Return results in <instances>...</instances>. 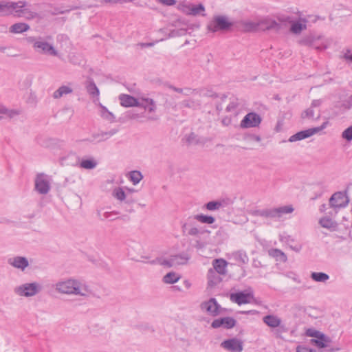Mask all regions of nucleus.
Masks as SVG:
<instances>
[{
    "instance_id": "obj_5",
    "label": "nucleus",
    "mask_w": 352,
    "mask_h": 352,
    "mask_svg": "<svg viewBox=\"0 0 352 352\" xmlns=\"http://www.w3.org/2000/svg\"><path fill=\"white\" fill-rule=\"evenodd\" d=\"M25 39L28 43L33 45V48L36 52L54 56H58V52L56 50L53 45L48 43L43 38L28 36Z\"/></svg>"
},
{
    "instance_id": "obj_33",
    "label": "nucleus",
    "mask_w": 352,
    "mask_h": 352,
    "mask_svg": "<svg viewBox=\"0 0 352 352\" xmlns=\"http://www.w3.org/2000/svg\"><path fill=\"white\" fill-rule=\"evenodd\" d=\"M220 274L215 272V270L210 269L208 272L207 277L208 280V285L210 286H214L219 283L221 280Z\"/></svg>"
},
{
    "instance_id": "obj_18",
    "label": "nucleus",
    "mask_w": 352,
    "mask_h": 352,
    "mask_svg": "<svg viewBox=\"0 0 352 352\" xmlns=\"http://www.w3.org/2000/svg\"><path fill=\"white\" fill-rule=\"evenodd\" d=\"M189 258L190 257L187 253H182L171 256L170 258L164 260L162 264L168 267L184 265L188 262Z\"/></svg>"
},
{
    "instance_id": "obj_3",
    "label": "nucleus",
    "mask_w": 352,
    "mask_h": 352,
    "mask_svg": "<svg viewBox=\"0 0 352 352\" xmlns=\"http://www.w3.org/2000/svg\"><path fill=\"white\" fill-rule=\"evenodd\" d=\"M300 45L313 47L318 51H323L329 47L331 40L325 38L322 35L310 34L304 36L299 41Z\"/></svg>"
},
{
    "instance_id": "obj_2",
    "label": "nucleus",
    "mask_w": 352,
    "mask_h": 352,
    "mask_svg": "<svg viewBox=\"0 0 352 352\" xmlns=\"http://www.w3.org/2000/svg\"><path fill=\"white\" fill-rule=\"evenodd\" d=\"M56 290L61 294L87 296L90 294L88 287L75 279L58 281L55 285Z\"/></svg>"
},
{
    "instance_id": "obj_9",
    "label": "nucleus",
    "mask_w": 352,
    "mask_h": 352,
    "mask_svg": "<svg viewBox=\"0 0 352 352\" xmlns=\"http://www.w3.org/2000/svg\"><path fill=\"white\" fill-rule=\"evenodd\" d=\"M232 302L241 305L248 304L254 299V292L252 288H248L245 291L232 293L230 296Z\"/></svg>"
},
{
    "instance_id": "obj_31",
    "label": "nucleus",
    "mask_w": 352,
    "mask_h": 352,
    "mask_svg": "<svg viewBox=\"0 0 352 352\" xmlns=\"http://www.w3.org/2000/svg\"><path fill=\"white\" fill-rule=\"evenodd\" d=\"M268 253L270 256L275 258L277 261L285 262L287 260L286 254L279 249H270Z\"/></svg>"
},
{
    "instance_id": "obj_10",
    "label": "nucleus",
    "mask_w": 352,
    "mask_h": 352,
    "mask_svg": "<svg viewBox=\"0 0 352 352\" xmlns=\"http://www.w3.org/2000/svg\"><path fill=\"white\" fill-rule=\"evenodd\" d=\"M18 3H22L19 4L20 8H17L16 16L23 17L27 20H33L35 19H41L40 14L34 11H32L30 8V3L26 1H19Z\"/></svg>"
},
{
    "instance_id": "obj_52",
    "label": "nucleus",
    "mask_w": 352,
    "mask_h": 352,
    "mask_svg": "<svg viewBox=\"0 0 352 352\" xmlns=\"http://www.w3.org/2000/svg\"><path fill=\"white\" fill-rule=\"evenodd\" d=\"M296 352H316V351L305 345H298L296 347Z\"/></svg>"
},
{
    "instance_id": "obj_64",
    "label": "nucleus",
    "mask_w": 352,
    "mask_h": 352,
    "mask_svg": "<svg viewBox=\"0 0 352 352\" xmlns=\"http://www.w3.org/2000/svg\"><path fill=\"white\" fill-rule=\"evenodd\" d=\"M252 265H253V267H261V262H260V261H255V260H254V261H253Z\"/></svg>"
},
{
    "instance_id": "obj_30",
    "label": "nucleus",
    "mask_w": 352,
    "mask_h": 352,
    "mask_svg": "<svg viewBox=\"0 0 352 352\" xmlns=\"http://www.w3.org/2000/svg\"><path fill=\"white\" fill-rule=\"evenodd\" d=\"M0 113L6 116L10 119L14 118L21 113V111L15 109H8L1 103Z\"/></svg>"
},
{
    "instance_id": "obj_27",
    "label": "nucleus",
    "mask_w": 352,
    "mask_h": 352,
    "mask_svg": "<svg viewBox=\"0 0 352 352\" xmlns=\"http://www.w3.org/2000/svg\"><path fill=\"white\" fill-rule=\"evenodd\" d=\"M118 131V130L117 129H112L109 131H102L100 133H94L93 134V138L98 142L105 141L116 134Z\"/></svg>"
},
{
    "instance_id": "obj_25",
    "label": "nucleus",
    "mask_w": 352,
    "mask_h": 352,
    "mask_svg": "<svg viewBox=\"0 0 352 352\" xmlns=\"http://www.w3.org/2000/svg\"><path fill=\"white\" fill-rule=\"evenodd\" d=\"M230 204V199H223L219 201H209L204 206V208L210 211H214L219 210L221 208L226 207Z\"/></svg>"
},
{
    "instance_id": "obj_22",
    "label": "nucleus",
    "mask_w": 352,
    "mask_h": 352,
    "mask_svg": "<svg viewBox=\"0 0 352 352\" xmlns=\"http://www.w3.org/2000/svg\"><path fill=\"white\" fill-rule=\"evenodd\" d=\"M8 263L14 268L23 272L29 266V261L26 257L16 256L8 259Z\"/></svg>"
},
{
    "instance_id": "obj_35",
    "label": "nucleus",
    "mask_w": 352,
    "mask_h": 352,
    "mask_svg": "<svg viewBox=\"0 0 352 352\" xmlns=\"http://www.w3.org/2000/svg\"><path fill=\"white\" fill-rule=\"evenodd\" d=\"M86 89L87 91L91 96H92L93 98L96 97L97 100H98L100 91L93 80H90L89 81H88L87 85L86 86Z\"/></svg>"
},
{
    "instance_id": "obj_43",
    "label": "nucleus",
    "mask_w": 352,
    "mask_h": 352,
    "mask_svg": "<svg viewBox=\"0 0 352 352\" xmlns=\"http://www.w3.org/2000/svg\"><path fill=\"white\" fill-rule=\"evenodd\" d=\"M181 104L184 107L190 108L193 109H198L201 107L200 101L195 100L193 99L184 100L182 102Z\"/></svg>"
},
{
    "instance_id": "obj_19",
    "label": "nucleus",
    "mask_w": 352,
    "mask_h": 352,
    "mask_svg": "<svg viewBox=\"0 0 352 352\" xmlns=\"http://www.w3.org/2000/svg\"><path fill=\"white\" fill-rule=\"evenodd\" d=\"M138 103L137 107L144 109L149 113H155L157 109V105L153 99L145 96L144 94L138 97Z\"/></svg>"
},
{
    "instance_id": "obj_41",
    "label": "nucleus",
    "mask_w": 352,
    "mask_h": 352,
    "mask_svg": "<svg viewBox=\"0 0 352 352\" xmlns=\"http://www.w3.org/2000/svg\"><path fill=\"white\" fill-rule=\"evenodd\" d=\"M311 278L316 282L325 283L329 279V276L324 272H312Z\"/></svg>"
},
{
    "instance_id": "obj_28",
    "label": "nucleus",
    "mask_w": 352,
    "mask_h": 352,
    "mask_svg": "<svg viewBox=\"0 0 352 352\" xmlns=\"http://www.w3.org/2000/svg\"><path fill=\"white\" fill-rule=\"evenodd\" d=\"M310 342L318 348L322 349L329 346V344L331 342V339L324 334V338L320 337L317 339H311Z\"/></svg>"
},
{
    "instance_id": "obj_59",
    "label": "nucleus",
    "mask_w": 352,
    "mask_h": 352,
    "mask_svg": "<svg viewBox=\"0 0 352 352\" xmlns=\"http://www.w3.org/2000/svg\"><path fill=\"white\" fill-rule=\"evenodd\" d=\"M157 1L166 6H173L176 3L177 0H157Z\"/></svg>"
},
{
    "instance_id": "obj_50",
    "label": "nucleus",
    "mask_w": 352,
    "mask_h": 352,
    "mask_svg": "<svg viewBox=\"0 0 352 352\" xmlns=\"http://www.w3.org/2000/svg\"><path fill=\"white\" fill-rule=\"evenodd\" d=\"M69 61L75 65H79L81 64V60L79 59V56L72 53L68 56Z\"/></svg>"
},
{
    "instance_id": "obj_48",
    "label": "nucleus",
    "mask_w": 352,
    "mask_h": 352,
    "mask_svg": "<svg viewBox=\"0 0 352 352\" xmlns=\"http://www.w3.org/2000/svg\"><path fill=\"white\" fill-rule=\"evenodd\" d=\"M342 138L348 142H351L352 140V125L346 128L342 133Z\"/></svg>"
},
{
    "instance_id": "obj_40",
    "label": "nucleus",
    "mask_w": 352,
    "mask_h": 352,
    "mask_svg": "<svg viewBox=\"0 0 352 352\" xmlns=\"http://www.w3.org/2000/svg\"><path fill=\"white\" fill-rule=\"evenodd\" d=\"M201 15L206 16L205 7L202 3L192 4L191 3V16Z\"/></svg>"
},
{
    "instance_id": "obj_26",
    "label": "nucleus",
    "mask_w": 352,
    "mask_h": 352,
    "mask_svg": "<svg viewBox=\"0 0 352 352\" xmlns=\"http://www.w3.org/2000/svg\"><path fill=\"white\" fill-rule=\"evenodd\" d=\"M227 262L222 259H215L213 261V268L212 270H215V272L220 275H223L226 273Z\"/></svg>"
},
{
    "instance_id": "obj_16",
    "label": "nucleus",
    "mask_w": 352,
    "mask_h": 352,
    "mask_svg": "<svg viewBox=\"0 0 352 352\" xmlns=\"http://www.w3.org/2000/svg\"><path fill=\"white\" fill-rule=\"evenodd\" d=\"M35 190L41 195H46L50 190V183L47 176L43 173L36 175L35 179Z\"/></svg>"
},
{
    "instance_id": "obj_61",
    "label": "nucleus",
    "mask_w": 352,
    "mask_h": 352,
    "mask_svg": "<svg viewBox=\"0 0 352 352\" xmlns=\"http://www.w3.org/2000/svg\"><path fill=\"white\" fill-rule=\"evenodd\" d=\"M168 87L172 90H173L174 91H176V92H178V93H180V94H183V92L184 91V89H182V88H178V87H176L173 85H169L168 86Z\"/></svg>"
},
{
    "instance_id": "obj_34",
    "label": "nucleus",
    "mask_w": 352,
    "mask_h": 352,
    "mask_svg": "<svg viewBox=\"0 0 352 352\" xmlns=\"http://www.w3.org/2000/svg\"><path fill=\"white\" fill-rule=\"evenodd\" d=\"M232 258L234 261L241 264H247L249 261V258L246 252L243 250H239L232 253Z\"/></svg>"
},
{
    "instance_id": "obj_32",
    "label": "nucleus",
    "mask_w": 352,
    "mask_h": 352,
    "mask_svg": "<svg viewBox=\"0 0 352 352\" xmlns=\"http://www.w3.org/2000/svg\"><path fill=\"white\" fill-rule=\"evenodd\" d=\"M194 221H199L204 224H212L215 221V219L212 216L206 215L204 214H198L191 216Z\"/></svg>"
},
{
    "instance_id": "obj_55",
    "label": "nucleus",
    "mask_w": 352,
    "mask_h": 352,
    "mask_svg": "<svg viewBox=\"0 0 352 352\" xmlns=\"http://www.w3.org/2000/svg\"><path fill=\"white\" fill-rule=\"evenodd\" d=\"M182 10L187 15H191V3L182 6Z\"/></svg>"
},
{
    "instance_id": "obj_20",
    "label": "nucleus",
    "mask_w": 352,
    "mask_h": 352,
    "mask_svg": "<svg viewBox=\"0 0 352 352\" xmlns=\"http://www.w3.org/2000/svg\"><path fill=\"white\" fill-rule=\"evenodd\" d=\"M292 206H283L274 208L267 209L268 218H280L283 215L292 213L294 211Z\"/></svg>"
},
{
    "instance_id": "obj_37",
    "label": "nucleus",
    "mask_w": 352,
    "mask_h": 352,
    "mask_svg": "<svg viewBox=\"0 0 352 352\" xmlns=\"http://www.w3.org/2000/svg\"><path fill=\"white\" fill-rule=\"evenodd\" d=\"M97 164V162L93 157H90L82 159L80 163V166L85 169L91 170L95 168Z\"/></svg>"
},
{
    "instance_id": "obj_6",
    "label": "nucleus",
    "mask_w": 352,
    "mask_h": 352,
    "mask_svg": "<svg viewBox=\"0 0 352 352\" xmlns=\"http://www.w3.org/2000/svg\"><path fill=\"white\" fill-rule=\"evenodd\" d=\"M42 286L37 282L25 283L14 288V293L21 297H32L40 293Z\"/></svg>"
},
{
    "instance_id": "obj_23",
    "label": "nucleus",
    "mask_w": 352,
    "mask_h": 352,
    "mask_svg": "<svg viewBox=\"0 0 352 352\" xmlns=\"http://www.w3.org/2000/svg\"><path fill=\"white\" fill-rule=\"evenodd\" d=\"M182 228L184 232H187L188 235L192 236H196L204 233L203 231L195 226V221L191 217H189L187 221L183 223Z\"/></svg>"
},
{
    "instance_id": "obj_60",
    "label": "nucleus",
    "mask_w": 352,
    "mask_h": 352,
    "mask_svg": "<svg viewBox=\"0 0 352 352\" xmlns=\"http://www.w3.org/2000/svg\"><path fill=\"white\" fill-rule=\"evenodd\" d=\"M231 122H232V119H231V118H230L228 116H226L221 120V123L225 126H229L231 124Z\"/></svg>"
},
{
    "instance_id": "obj_54",
    "label": "nucleus",
    "mask_w": 352,
    "mask_h": 352,
    "mask_svg": "<svg viewBox=\"0 0 352 352\" xmlns=\"http://www.w3.org/2000/svg\"><path fill=\"white\" fill-rule=\"evenodd\" d=\"M314 111L311 108L307 109L302 113V118H314Z\"/></svg>"
},
{
    "instance_id": "obj_11",
    "label": "nucleus",
    "mask_w": 352,
    "mask_h": 352,
    "mask_svg": "<svg viewBox=\"0 0 352 352\" xmlns=\"http://www.w3.org/2000/svg\"><path fill=\"white\" fill-rule=\"evenodd\" d=\"M349 203L348 197L342 192H336L333 193L329 199V206L336 214L338 209L344 208Z\"/></svg>"
},
{
    "instance_id": "obj_46",
    "label": "nucleus",
    "mask_w": 352,
    "mask_h": 352,
    "mask_svg": "<svg viewBox=\"0 0 352 352\" xmlns=\"http://www.w3.org/2000/svg\"><path fill=\"white\" fill-rule=\"evenodd\" d=\"M98 217L101 219V220H104V219H109L110 221H113L115 219H116L118 217H117V215L118 214V213L117 212H104L103 214H101L100 211H98Z\"/></svg>"
},
{
    "instance_id": "obj_13",
    "label": "nucleus",
    "mask_w": 352,
    "mask_h": 352,
    "mask_svg": "<svg viewBox=\"0 0 352 352\" xmlns=\"http://www.w3.org/2000/svg\"><path fill=\"white\" fill-rule=\"evenodd\" d=\"M278 23L283 25L281 30L284 28L285 25L288 23H291L290 31L295 34H300L302 30L307 29L305 23H302L300 21H293L292 18L289 16H280L278 17Z\"/></svg>"
},
{
    "instance_id": "obj_49",
    "label": "nucleus",
    "mask_w": 352,
    "mask_h": 352,
    "mask_svg": "<svg viewBox=\"0 0 352 352\" xmlns=\"http://www.w3.org/2000/svg\"><path fill=\"white\" fill-rule=\"evenodd\" d=\"M198 94L201 96H206L210 98H217L218 95L211 90L199 89Z\"/></svg>"
},
{
    "instance_id": "obj_36",
    "label": "nucleus",
    "mask_w": 352,
    "mask_h": 352,
    "mask_svg": "<svg viewBox=\"0 0 352 352\" xmlns=\"http://www.w3.org/2000/svg\"><path fill=\"white\" fill-rule=\"evenodd\" d=\"M126 177L133 185H137L143 179V175L139 170L130 171L127 174Z\"/></svg>"
},
{
    "instance_id": "obj_15",
    "label": "nucleus",
    "mask_w": 352,
    "mask_h": 352,
    "mask_svg": "<svg viewBox=\"0 0 352 352\" xmlns=\"http://www.w3.org/2000/svg\"><path fill=\"white\" fill-rule=\"evenodd\" d=\"M262 118L255 112L247 113L241 121L240 126L242 129L257 127L260 125Z\"/></svg>"
},
{
    "instance_id": "obj_12",
    "label": "nucleus",
    "mask_w": 352,
    "mask_h": 352,
    "mask_svg": "<svg viewBox=\"0 0 352 352\" xmlns=\"http://www.w3.org/2000/svg\"><path fill=\"white\" fill-rule=\"evenodd\" d=\"M328 124V122H324L322 123V124L318 127H314L311 129H308L307 130L301 131L296 134L292 135L289 139V142H294L298 140H302L305 138H309L312 136L313 135L321 131L327 127V125Z\"/></svg>"
},
{
    "instance_id": "obj_42",
    "label": "nucleus",
    "mask_w": 352,
    "mask_h": 352,
    "mask_svg": "<svg viewBox=\"0 0 352 352\" xmlns=\"http://www.w3.org/2000/svg\"><path fill=\"white\" fill-rule=\"evenodd\" d=\"M112 195L113 197L120 201H124L127 197V194L121 187L115 188L112 191Z\"/></svg>"
},
{
    "instance_id": "obj_56",
    "label": "nucleus",
    "mask_w": 352,
    "mask_h": 352,
    "mask_svg": "<svg viewBox=\"0 0 352 352\" xmlns=\"http://www.w3.org/2000/svg\"><path fill=\"white\" fill-rule=\"evenodd\" d=\"M199 89H192L191 88L186 87L184 88V91L183 94L184 96H190L191 94H198Z\"/></svg>"
},
{
    "instance_id": "obj_29",
    "label": "nucleus",
    "mask_w": 352,
    "mask_h": 352,
    "mask_svg": "<svg viewBox=\"0 0 352 352\" xmlns=\"http://www.w3.org/2000/svg\"><path fill=\"white\" fill-rule=\"evenodd\" d=\"M30 30V25L25 23H16L10 27L9 31L13 34H21Z\"/></svg>"
},
{
    "instance_id": "obj_62",
    "label": "nucleus",
    "mask_w": 352,
    "mask_h": 352,
    "mask_svg": "<svg viewBox=\"0 0 352 352\" xmlns=\"http://www.w3.org/2000/svg\"><path fill=\"white\" fill-rule=\"evenodd\" d=\"M322 104V100H314L311 102V107H319L320 106V104Z\"/></svg>"
},
{
    "instance_id": "obj_21",
    "label": "nucleus",
    "mask_w": 352,
    "mask_h": 352,
    "mask_svg": "<svg viewBox=\"0 0 352 352\" xmlns=\"http://www.w3.org/2000/svg\"><path fill=\"white\" fill-rule=\"evenodd\" d=\"M236 321L232 317H224L215 319L211 323V327L214 329H217L221 327L229 329L233 328L236 325Z\"/></svg>"
},
{
    "instance_id": "obj_53",
    "label": "nucleus",
    "mask_w": 352,
    "mask_h": 352,
    "mask_svg": "<svg viewBox=\"0 0 352 352\" xmlns=\"http://www.w3.org/2000/svg\"><path fill=\"white\" fill-rule=\"evenodd\" d=\"M253 215L268 218L267 209L256 210L253 212Z\"/></svg>"
},
{
    "instance_id": "obj_58",
    "label": "nucleus",
    "mask_w": 352,
    "mask_h": 352,
    "mask_svg": "<svg viewBox=\"0 0 352 352\" xmlns=\"http://www.w3.org/2000/svg\"><path fill=\"white\" fill-rule=\"evenodd\" d=\"M237 103L234 101L230 102L226 107V111L232 112L234 111L237 107Z\"/></svg>"
},
{
    "instance_id": "obj_57",
    "label": "nucleus",
    "mask_w": 352,
    "mask_h": 352,
    "mask_svg": "<svg viewBox=\"0 0 352 352\" xmlns=\"http://www.w3.org/2000/svg\"><path fill=\"white\" fill-rule=\"evenodd\" d=\"M342 106L347 109H349L352 107V94L349 97L347 100H345L343 102Z\"/></svg>"
},
{
    "instance_id": "obj_45",
    "label": "nucleus",
    "mask_w": 352,
    "mask_h": 352,
    "mask_svg": "<svg viewBox=\"0 0 352 352\" xmlns=\"http://www.w3.org/2000/svg\"><path fill=\"white\" fill-rule=\"evenodd\" d=\"M179 279V276L175 272H168L164 278L163 281L167 284H173L177 282Z\"/></svg>"
},
{
    "instance_id": "obj_39",
    "label": "nucleus",
    "mask_w": 352,
    "mask_h": 352,
    "mask_svg": "<svg viewBox=\"0 0 352 352\" xmlns=\"http://www.w3.org/2000/svg\"><path fill=\"white\" fill-rule=\"evenodd\" d=\"M72 92V89L70 87L68 86L63 85L54 92L53 97L56 99H58L64 95L71 94Z\"/></svg>"
},
{
    "instance_id": "obj_44",
    "label": "nucleus",
    "mask_w": 352,
    "mask_h": 352,
    "mask_svg": "<svg viewBox=\"0 0 352 352\" xmlns=\"http://www.w3.org/2000/svg\"><path fill=\"white\" fill-rule=\"evenodd\" d=\"M100 116L105 120L113 122L115 121L114 115L110 112L104 106L100 104Z\"/></svg>"
},
{
    "instance_id": "obj_63",
    "label": "nucleus",
    "mask_w": 352,
    "mask_h": 352,
    "mask_svg": "<svg viewBox=\"0 0 352 352\" xmlns=\"http://www.w3.org/2000/svg\"><path fill=\"white\" fill-rule=\"evenodd\" d=\"M195 138V135L194 133H192L191 134H190L189 136L187 138L188 142L189 144L193 143V140H194Z\"/></svg>"
},
{
    "instance_id": "obj_4",
    "label": "nucleus",
    "mask_w": 352,
    "mask_h": 352,
    "mask_svg": "<svg viewBox=\"0 0 352 352\" xmlns=\"http://www.w3.org/2000/svg\"><path fill=\"white\" fill-rule=\"evenodd\" d=\"M226 15H214L206 26L208 32L215 33L217 32H227L233 26Z\"/></svg>"
},
{
    "instance_id": "obj_8",
    "label": "nucleus",
    "mask_w": 352,
    "mask_h": 352,
    "mask_svg": "<svg viewBox=\"0 0 352 352\" xmlns=\"http://www.w3.org/2000/svg\"><path fill=\"white\" fill-rule=\"evenodd\" d=\"M200 309L202 311L212 317L219 316L223 311V309L214 298H210L208 300L203 301L200 304Z\"/></svg>"
},
{
    "instance_id": "obj_51",
    "label": "nucleus",
    "mask_w": 352,
    "mask_h": 352,
    "mask_svg": "<svg viewBox=\"0 0 352 352\" xmlns=\"http://www.w3.org/2000/svg\"><path fill=\"white\" fill-rule=\"evenodd\" d=\"M342 58L344 59L347 63H352L351 51L349 49L346 50Z\"/></svg>"
},
{
    "instance_id": "obj_24",
    "label": "nucleus",
    "mask_w": 352,
    "mask_h": 352,
    "mask_svg": "<svg viewBox=\"0 0 352 352\" xmlns=\"http://www.w3.org/2000/svg\"><path fill=\"white\" fill-rule=\"evenodd\" d=\"M119 100L121 106L124 107H134L140 105L138 98H135L128 94H122L119 96Z\"/></svg>"
},
{
    "instance_id": "obj_38",
    "label": "nucleus",
    "mask_w": 352,
    "mask_h": 352,
    "mask_svg": "<svg viewBox=\"0 0 352 352\" xmlns=\"http://www.w3.org/2000/svg\"><path fill=\"white\" fill-rule=\"evenodd\" d=\"M320 226L324 228L335 230L337 223L329 217H323L319 221Z\"/></svg>"
},
{
    "instance_id": "obj_1",
    "label": "nucleus",
    "mask_w": 352,
    "mask_h": 352,
    "mask_svg": "<svg viewBox=\"0 0 352 352\" xmlns=\"http://www.w3.org/2000/svg\"><path fill=\"white\" fill-rule=\"evenodd\" d=\"M282 27L283 25L281 23H278V21L269 16H265L255 21L243 20L239 23V28L245 32L268 30L279 33L281 31Z\"/></svg>"
},
{
    "instance_id": "obj_17",
    "label": "nucleus",
    "mask_w": 352,
    "mask_h": 352,
    "mask_svg": "<svg viewBox=\"0 0 352 352\" xmlns=\"http://www.w3.org/2000/svg\"><path fill=\"white\" fill-rule=\"evenodd\" d=\"M220 346L229 352H241L243 350V341L236 338L223 341Z\"/></svg>"
},
{
    "instance_id": "obj_14",
    "label": "nucleus",
    "mask_w": 352,
    "mask_h": 352,
    "mask_svg": "<svg viewBox=\"0 0 352 352\" xmlns=\"http://www.w3.org/2000/svg\"><path fill=\"white\" fill-rule=\"evenodd\" d=\"M19 4H22V3H18L8 1V0H2L0 1V16H10L12 15L16 16L17 8H20V6Z\"/></svg>"
},
{
    "instance_id": "obj_7",
    "label": "nucleus",
    "mask_w": 352,
    "mask_h": 352,
    "mask_svg": "<svg viewBox=\"0 0 352 352\" xmlns=\"http://www.w3.org/2000/svg\"><path fill=\"white\" fill-rule=\"evenodd\" d=\"M263 322L268 327L275 329L272 331L274 336L277 338H282V333L287 332V328L282 324L281 319L276 315L269 314L263 318Z\"/></svg>"
},
{
    "instance_id": "obj_47",
    "label": "nucleus",
    "mask_w": 352,
    "mask_h": 352,
    "mask_svg": "<svg viewBox=\"0 0 352 352\" xmlns=\"http://www.w3.org/2000/svg\"><path fill=\"white\" fill-rule=\"evenodd\" d=\"M306 336L314 338V339L324 338V333L314 329H308L306 331Z\"/></svg>"
}]
</instances>
